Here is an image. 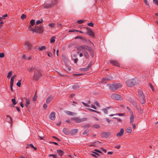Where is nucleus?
I'll return each instance as SVG.
<instances>
[{
    "mask_svg": "<svg viewBox=\"0 0 158 158\" xmlns=\"http://www.w3.org/2000/svg\"><path fill=\"white\" fill-rule=\"evenodd\" d=\"M33 69L34 74L33 77V78L35 81L38 80L42 76L40 69L38 68H35Z\"/></svg>",
    "mask_w": 158,
    "mask_h": 158,
    "instance_id": "obj_1",
    "label": "nucleus"
},
{
    "mask_svg": "<svg viewBox=\"0 0 158 158\" xmlns=\"http://www.w3.org/2000/svg\"><path fill=\"white\" fill-rule=\"evenodd\" d=\"M100 143L99 141H96L93 143L89 144V146H97V145L99 144Z\"/></svg>",
    "mask_w": 158,
    "mask_h": 158,
    "instance_id": "obj_21",
    "label": "nucleus"
},
{
    "mask_svg": "<svg viewBox=\"0 0 158 158\" xmlns=\"http://www.w3.org/2000/svg\"><path fill=\"white\" fill-rule=\"evenodd\" d=\"M114 118L117 119V121L118 122H121L122 121V120L120 118Z\"/></svg>",
    "mask_w": 158,
    "mask_h": 158,
    "instance_id": "obj_55",
    "label": "nucleus"
},
{
    "mask_svg": "<svg viewBox=\"0 0 158 158\" xmlns=\"http://www.w3.org/2000/svg\"><path fill=\"white\" fill-rule=\"evenodd\" d=\"M47 107V105L46 104H44L43 106V107L45 109Z\"/></svg>",
    "mask_w": 158,
    "mask_h": 158,
    "instance_id": "obj_58",
    "label": "nucleus"
},
{
    "mask_svg": "<svg viewBox=\"0 0 158 158\" xmlns=\"http://www.w3.org/2000/svg\"><path fill=\"white\" fill-rule=\"evenodd\" d=\"M94 151L96 152H98V153H102V152L99 150L96 149L94 150Z\"/></svg>",
    "mask_w": 158,
    "mask_h": 158,
    "instance_id": "obj_64",
    "label": "nucleus"
},
{
    "mask_svg": "<svg viewBox=\"0 0 158 158\" xmlns=\"http://www.w3.org/2000/svg\"><path fill=\"white\" fill-rule=\"evenodd\" d=\"M91 107L92 108H93V109H96V107L94 105H93L92 104L91 105Z\"/></svg>",
    "mask_w": 158,
    "mask_h": 158,
    "instance_id": "obj_63",
    "label": "nucleus"
},
{
    "mask_svg": "<svg viewBox=\"0 0 158 158\" xmlns=\"http://www.w3.org/2000/svg\"><path fill=\"white\" fill-rule=\"evenodd\" d=\"M93 153H94V154H91L92 155V156H93L96 157V156L95 155H96L98 156H99V155L97 153L94 152Z\"/></svg>",
    "mask_w": 158,
    "mask_h": 158,
    "instance_id": "obj_52",
    "label": "nucleus"
},
{
    "mask_svg": "<svg viewBox=\"0 0 158 158\" xmlns=\"http://www.w3.org/2000/svg\"><path fill=\"white\" fill-rule=\"evenodd\" d=\"M132 126L133 128L134 129H135L136 128V126L135 123H133L132 124Z\"/></svg>",
    "mask_w": 158,
    "mask_h": 158,
    "instance_id": "obj_61",
    "label": "nucleus"
},
{
    "mask_svg": "<svg viewBox=\"0 0 158 158\" xmlns=\"http://www.w3.org/2000/svg\"><path fill=\"white\" fill-rule=\"evenodd\" d=\"M48 55L50 57H51L52 56V54L49 52L48 51L47 52Z\"/></svg>",
    "mask_w": 158,
    "mask_h": 158,
    "instance_id": "obj_44",
    "label": "nucleus"
},
{
    "mask_svg": "<svg viewBox=\"0 0 158 158\" xmlns=\"http://www.w3.org/2000/svg\"><path fill=\"white\" fill-rule=\"evenodd\" d=\"M78 59L77 58H76L74 59V61L75 63H77L78 61Z\"/></svg>",
    "mask_w": 158,
    "mask_h": 158,
    "instance_id": "obj_59",
    "label": "nucleus"
},
{
    "mask_svg": "<svg viewBox=\"0 0 158 158\" xmlns=\"http://www.w3.org/2000/svg\"><path fill=\"white\" fill-rule=\"evenodd\" d=\"M149 85L150 87L152 89V91L153 92L154 91V89L153 87V86L152 85L151 83H150L149 84Z\"/></svg>",
    "mask_w": 158,
    "mask_h": 158,
    "instance_id": "obj_34",
    "label": "nucleus"
},
{
    "mask_svg": "<svg viewBox=\"0 0 158 158\" xmlns=\"http://www.w3.org/2000/svg\"><path fill=\"white\" fill-rule=\"evenodd\" d=\"M124 132V131L123 128H121L120 129V131L117 133L116 134V136L117 137H119L122 136Z\"/></svg>",
    "mask_w": 158,
    "mask_h": 158,
    "instance_id": "obj_12",
    "label": "nucleus"
},
{
    "mask_svg": "<svg viewBox=\"0 0 158 158\" xmlns=\"http://www.w3.org/2000/svg\"><path fill=\"white\" fill-rule=\"evenodd\" d=\"M11 101L14 105H16V104L17 103L15 101V99L14 98L12 99H11Z\"/></svg>",
    "mask_w": 158,
    "mask_h": 158,
    "instance_id": "obj_40",
    "label": "nucleus"
},
{
    "mask_svg": "<svg viewBox=\"0 0 158 158\" xmlns=\"http://www.w3.org/2000/svg\"><path fill=\"white\" fill-rule=\"evenodd\" d=\"M95 48L94 44L89 41V54L92 58L94 56V53L93 49Z\"/></svg>",
    "mask_w": 158,
    "mask_h": 158,
    "instance_id": "obj_7",
    "label": "nucleus"
},
{
    "mask_svg": "<svg viewBox=\"0 0 158 158\" xmlns=\"http://www.w3.org/2000/svg\"><path fill=\"white\" fill-rule=\"evenodd\" d=\"M154 2L158 5V1L157 0H153Z\"/></svg>",
    "mask_w": 158,
    "mask_h": 158,
    "instance_id": "obj_54",
    "label": "nucleus"
},
{
    "mask_svg": "<svg viewBox=\"0 0 158 158\" xmlns=\"http://www.w3.org/2000/svg\"><path fill=\"white\" fill-rule=\"evenodd\" d=\"M111 98L114 100L121 101L123 99V98L121 95L116 94H112L111 96Z\"/></svg>",
    "mask_w": 158,
    "mask_h": 158,
    "instance_id": "obj_4",
    "label": "nucleus"
},
{
    "mask_svg": "<svg viewBox=\"0 0 158 158\" xmlns=\"http://www.w3.org/2000/svg\"><path fill=\"white\" fill-rule=\"evenodd\" d=\"M56 2V0H52L51 3L47 4L44 5V7L45 8H48L53 6Z\"/></svg>",
    "mask_w": 158,
    "mask_h": 158,
    "instance_id": "obj_9",
    "label": "nucleus"
},
{
    "mask_svg": "<svg viewBox=\"0 0 158 158\" xmlns=\"http://www.w3.org/2000/svg\"><path fill=\"white\" fill-rule=\"evenodd\" d=\"M92 127L96 129H99L100 127L99 125L98 124H94L92 126Z\"/></svg>",
    "mask_w": 158,
    "mask_h": 158,
    "instance_id": "obj_26",
    "label": "nucleus"
},
{
    "mask_svg": "<svg viewBox=\"0 0 158 158\" xmlns=\"http://www.w3.org/2000/svg\"><path fill=\"white\" fill-rule=\"evenodd\" d=\"M136 83L135 80L132 79L127 80L126 82V84L127 86L132 87Z\"/></svg>",
    "mask_w": 158,
    "mask_h": 158,
    "instance_id": "obj_5",
    "label": "nucleus"
},
{
    "mask_svg": "<svg viewBox=\"0 0 158 158\" xmlns=\"http://www.w3.org/2000/svg\"><path fill=\"white\" fill-rule=\"evenodd\" d=\"M6 117H8L9 118L10 120H9V122L11 123L12 121V118L11 117V116H10L9 115H6Z\"/></svg>",
    "mask_w": 158,
    "mask_h": 158,
    "instance_id": "obj_32",
    "label": "nucleus"
},
{
    "mask_svg": "<svg viewBox=\"0 0 158 158\" xmlns=\"http://www.w3.org/2000/svg\"><path fill=\"white\" fill-rule=\"evenodd\" d=\"M72 87L74 89H77L79 87V85L78 84H77L73 85Z\"/></svg>",
    "mask_w": 158,
    "mask_h": 158,
    "instance_id": "obj_25",
    "label": "nucleus"
},
{
    "mask_svg": "<svg viewBox=\"0 0 158 158\" xmlns=\"http://www.w3.org/2000/svg\"><path fill=\"white\" fill-rule=\"evenodd\" d=\"M139 98L141 100L142 104H144L145 102V97L143 93L141 90H139L138 91Z\"/></svg>",
    "mask_w": 158,
    "mask_h": 158,
    "instance_id": "obj_8",
    "label": "nucleus"
},
{
    "mask_svg": "<svg viewBox=\"0 0 158 158\" xmlns=\"http://www.w3.org/2000/svg\"><path fill=\"white\" fill-rule=\"evenodd\" d=\"M21 81H19L17 83L16 85L18 86L19 87H20L21 86Z\"/></svg>",
    "mask_w": 158,
    "mask_h": 158,
    "instance_id": "obj_47",
    "label": "nucleus"
},
{
    "mask_svg": "<svg viewBox=\"0 0 158 158\" xmlns=\"http://www.w3.org/2000/svg\"><path fill=\"white\" fill-rule=\"evenodd\" d=\"M31 25V26H34L35 24V20L34 19H31L30 22Z\"/></svg>",
    "mask_w": 158,
    "mask_h": 158,
    "instance_id": "obj_29",
    "label": "nucleus"
},
{
    "mask_svg": "<svg viewBox=\"0 0 158 158\" xmlns=\"http://www.w3.org/2000/svg\"><path fill=\"white\" fill-rule=\"evenodd\" d=\"M48 26L52 27H53L55 26V24L54 23H50L49 24Z\"/></svg>",
    "mask_w": 158,
    "mask_h": 158,
    "instance_id": "obj_45",
    "label": "nucleus"
},
{
    "mask_svg": "<svg viewBox=\"0 0 158 158\" xmlns=\"http://www.w3.org/2000/svg\"><path fill=\"white\" fill-rule=\"evenodd\" d=\"M111 108H112V107L111 106L106 107L105 108L102 109V110L104 112L105 114H107V110Z\"/></svg>",
    "mask_w": 158,
    "mask_h": 158,
    "instance_id": "obj_14",
    "label": "nucleus"
},
{
    "mask_svg": "<svg viewBox=\"0 0 158 158\" xmlns=\"http://www.w3.org/2000/svg\"><path fill=\"white\" fill-rule=\"evenodd\" d=\"M35 68H37V67H34V68H33L32 67H29L28 69V70L30 72H31L33 70L34 71V69H33Z\"/></svg>",
    "mask_w": 158,
    "mask_h": 158,
    "instance_id": "obj_33",
    "label": "nucleus"
},
{
    "mask_svg": "<svg viewBox=\"0 0 158 158\" xmlns=\"http://www.w3.org/2000/svg\"><path fill=\"white\" fill-rule=\"evenodd\" d=\"M71 120H73L76 123H80L86 121V118H80L79 117L71 118Z\"/></svg>",
    "mask_w": 158,
    "mask_h": 158,
    "instance_id": "obj_6",
    "label": "nucleus"
},
{
    "mask_svg": "<svg viewBox=\"0 0 158 158\" xmlns=\"http://www.w3.org/2000/svg\"><path fill=\"white\" fill-rule=\"evenodd\" d=\"M78 131V130L77 129H74L72 130V132L73 134H76Z\"/></svg>",
    "mask_w": 158,
    "mask_h": 158,
    "instance_id": "obj_30",
    "label": "nucleus"
},
{
    "mask_svg": "<svg viewBox=\"0 0 158 158\" xmlns=\"http://www.w3.org/2000/svg\"><path fill=\"white\" fill-rule=\"evenodd\" d=\"M26 17H27L26 15H25L23 14L21 16V19H24L26 18Z\"/></svg>",
    "mask_w": 158,
    "mask_h": 158,
    "instance_id": "obj_39",
    "label": "nucleus"
},
{
    "mask_svg": "<svg viewBox=\"0 0 158 158\" xmlns=\"http://www.w3.org/2000/svg\"><path fill=\"white\" fill-rule=\"evenodd\" d=\"M127 109L129 111L130 113H131V114L133 113L132 111L131 110V109L129 107L127 106Z\"/></svg>",
    "mask_w": 158,
    "mask_h": 158,
    "instance_id": "obj_49",
    "label": "nucleus"
},
{
    "mask_svg": "<svg viewBox=\"0 0 158 158\" xmlns=\"http://www.w3.org/2000/svg\"><path fill=\"white\" fill-rule=\"evenodd\" d=\"M26 100V103L25 105L27 107L29 106L30 102V99L29 98H24Z\"/></svg>",
    "mask_w": 158,
    "mask_h": 158,
    "instance_id": "obj_16",
    "label": "nucleus"
},
{
    "mask_svg": "<svg viewBox=\"0 0 158 158\" xmlns=\"http://www.w3.org/2000/svg\"><path fill=\"white\" fill-rule=\"evenodd\" d=\"M115 148L118 149L120 148V145H116L115 147Z\"/></svg>",
    "mask_w": 158,
    "mask_h": 158,
    "instance_id": "obj_60",
    "label": "nucleus"
},
{
    "mask_svg": "<svg viewBox=\"0 0 158 158\" xmlns=\"http://www.w3.org/2000/svg\"><path fill=\"white\" fill-rule=\"evenodd\" d=\"M49 156L50 158H56V156L53 154H50Z\"/></svg>",
    "mask_w": 158,
    "mask_h": 158,
    "instance_id": "obj_35",
    "label": "nucleus"
},
{
    "mask_svg": "<svg viewBox=\"0 0 158 158\" xmlns=\"http://www.w3.org/2000/svg\"><path fill=\"white\" fill-rule=\"evenodd\" d=\"M75 31L79 32L80 33H85V32H83L82 31H79L77 30H75Z\"/></svg>",
    "mask_w": 158,
    "mask_h": 158,
    "instance_id": "obj_57",
    "label": "nucleus"
},
{
    "mask_svg": "<svg viewBox=\"0 0 158 158\" xmlns=\"http://www.w3.org/2000/svg\"><path fill=\"white\" fill-rule=\"evenodd\" d=\"M7 16V14H6L4 15H2V17H1V19H3L4 17H6Z\"/></svg>",
    "mask_w": 158,
    "mask_h": 158,
    "instance_id": "obj_56",
    "label": "nucleus"
},
{
    "mask_svg": "<svg viewBox=\"0 0 158 158\" xmlns=\"http://www.w3.org/2000/svg\"><path fill=\"white\" fill-rule=\"evenodd\" d=\"M110 79H108V78H104L102 79L101 82V83H106V80L110 81Z\"/></svg>",
    "mask_w": 158,
    "mask_h": 158,
    "instance_id": "obj_22",
    "label": "nucleus"
},
{
    "mask_svg": "<svg viewBox=\"0 0 158 158\" xmlns=\"http://www.w3.org/2000/svg\"><path fill=\"white\" fill-rule=\"evenodd\" d=\"M46 48V47L44 46H42L41 47H39L38 49L40 51L44 50Z\"/></svg>",
    "mask_w": 158,
    "mask_h": 158,
    "instance_id": "obj_23",
    "label": "nucleus"
},
{
    "mask_svg": "<svg viewBox=\"0 0 158 158\" xmlns=\"http://www.w3.org/2000/svg\"><path fill=\"white\" fill-rule=\"evenodd\" d=\"M126 131L127 133H130L132 132V129L130 127H129L126 129Z\"/></svg>",
    "mask_w": 158,
    "mask_h": 158,
    "instance_id": "obj_24",
    "label": "nucleus"
},
{
    "mask_svg": "<svg viewBox=\"0 0 158 158\" xmlns=\"http://www.w3.org/2000/svg\"><path fill=\"white\" fill-rule=\"evenodd\" d=\"M16 77V76L14 75L11 78V80H10V81L14 82V79L15 78V77Z\"/></svg>",
    "mask_w": 158,
    "mask_h": 158,
    "instance_id": "obj_38",
    "label": "nucleus"
},
{
    "mask_svg": "<svg viewBox=\"0 0 158 158\" xmlns=\"http://www.w3.org/2000/svg\"><path fill=\"white\" fill-rule=\"evenodd\" d=\"M12 73L13 72L12 71H9L8 73V75L7 76V78H9L10 77V76L12 75Z\"/></svg>",
    "mask_w": 158,
    "mask_h": 158,
    "instance_id": "obj_28",
    "label": "nucleus"
},
{
    "mask_svg": "<svg viewBox=\"0 0 158 158\" xmlns=\"http://www.w3.org/2000/svg\"><path fill=\"white\" fill-rule=\"evenodd\" d=\"M50 118L52 120H54L56 118L55 113L54 112H52L49 115Z\"/></svg>",
    "mask_w": 158,
    "mask_h": 158,
    "instance_id": "obj_11",
    "label": "nucleus"
},
{
    "mask_svg": "<svg viewBox=\"0 0 158 158\" xmlns=\"http://www.w3.org/2000/svg\"><path fill=\"white\" fill-rule=\"evenodd\" d=\"M134 121V115L133 113L131 114L130 118V122L131 124Z\"/></svg>",
    "mask_w": 158,
    "mask_h": 158,
    "instance_id": "obj_18",
    "label": "nucleus"
},
{
    "mask_svg": "<svg viewBox=\"0 0 158 158\" xmlns=\"http://www.w3.org/2000/svg\"><path fill=\"white\" fill-rule=\"evenodd\" d=\"M33 26H31V25H30L28 27V29L30 31H33L34 29L32 27Z\"/></svg>",
    "mask_w": 158,
    "mask_h": 158,
    "instance_id": "obj_42",
    "label": "nucleus"
},
{
    "mask_svg": "<svg viewBox=\"0 0 158 158\" xmlns=\"http://www.w3.org/2000/svg\"><path fill=\"white\" fill-rule=\"evenodd\" d=\"M53 97L52 95H50L48 97L47 99L46 102L47 104L49 103L52 100Z\"/></svg>",
    "mask_w": 158,
    "mask_h": 158,
    "instance_id": "obj_13",
    "label": "nucleus"
},
{
    "mask_svg": "<svg viewBox=\"0 0 158 158\" xmlns=\"http://www.w3.org/2000/svg\"><path fill=\"white\" fill-rule=\"evenodd\" d=\"M144 2L146 4L149 6V3H148V1L147 0H144Z\"/></svg>",
    "mask_w": 158,
    "mask_h": 158,
    "instance_id": "obj_62",
    "label": "nucleus"
},
{
    "mask_svg": "<svg viewBox=\"0 0 158 158\" xmlns=\"http://www.w3.org/2000/svg\"><path fill=\"white\" fill-rule=\"evenodd\" d=\"M55 36H52L50 39V42L51 43H53L55 41Z\"/></svg>",
    "mask_w": 158,
    "mask_h": 158,
    "instance_id": "obj_27",
    "label": "nucleus"
},
{
    "mask_svg": "<svg viewBox=\"0 0 158 158\" xmlns=\"http://www.w3.org/2000/svg\"><path fill=\"white\" fill-rule=\"evenodd\" d=\"M4 56V54L3 53H0V57L3 58Z\"/></svg>",
    "mask_w": 158,
    "mask_h": 158,
    "instance_id": "obj_53",
    "label": "nucleus"
},
{
    "mask_svg": "<svg viewBox=\"0 0 158 158\" xmlns=\"http://www.w3.org/2000/svg\"><path fill=\"white\" fill-rule=\"evenodd\" d=\"M94 104L96 105V106L98 107H100V105H99V103L97 101H95V102H94Z\"/></svg>",
    "mask_w": 158,
    "mask_h": 158,
    "instance_id": "obj_48",
    "label": "nucleus"
},
{
    "mask_svg": "<svg viewBox=\"0 0 158 158\" xmlns=\"http://www.w3.org/2000/svg\"><path fill=\"white\" fill-rule=\"evenodd\" d=\"M65 112L68 115L70 116H73L76 114L75 113L67 110L65 111Z\"/></svg>",
    "mask_w": 158,
    "mask_h": 158,
    "instance_id": "obj_17",
    "label": "nucleus"
},
{
    "mask_svg": "<svg viewBox=\"0 0 158 158\" xmlns=\"http://www.w3.org/2000/svg\"><path fill=\"white\" fill-rule=\"evenodd\" d=\"M57 152L58 155L61 156H62L64 154V152L60 149L57 150Z\"/></svg>",
    "mask_w": 158,
    "mask_h": 158,
    "instance_id": "obj_20",
    "label": "nucleus"
},
{
    "mask_svg": "<svg viewBox=\"0 0 158 158\" xmlns=\"http://www.w3.org/2000/svg\"><path fill=\"white\" fill-rule=\"evenodd\" d=\"M25 45L26 46H27V48L28 49H31V45L30 43L28 42H26L25 43Z\"/></svg>",
    "mask_w": 158,
    "mask_h": 158,
    "instance_id": "obj_19",
    "label": "nucleus"
},
{
    "mask_svg": "<svg viewBox=\"0 0 158 158\" xmlns=\"http://www.w3.org/2000/svg\"><path fill=\"white\" fill-rule=\"evenodd\" d=\"M63 132L66 135H67L68 134V132L67 131V129L65 128H64L63 129Z\"/></svg>",
    "mask_w": 158,
    "mask_h": 158,
    "instance_id": "obj_31",
    "label": "nucleus"
},
{
    "mask_svg": "<svg viewBox=\"0 0 158 158\" xmlns=\"http://www.w3.org/2000/svg\"><path fill=\"white\" fill-rule=\"evenodd\" d=\"M117 114L119 116H123L124 115V113H118L116 114Z\"/></svg>",
    "mask_w": 158,
    "mask_h": 158,
    "instance_id": "obj_51",
    "label": "nucleus"
},
{
    "mask_svg": "<svg viewBox=\"0 0 158 158\" xmlns=\"http://www.w3.org/2000/svg\"><path fill=\"white\" fill-rule=\"evenodd\" d=\"M109 87L111 90L114 91L122 87V85L121 84L118 83L116 84H110V85Z\"/></svg>",
    "mask_w": 158,
    "mask_h": 158,
    "instance_id": "obj_3",
    "label": "nucleus"
},
{
    "mask_svg": "<svg viewBox=\"0 0 158 158\" xmlns=\"http://www.w3.org/2000/svg\"><path fill=\"white\" fill-rule=\"evenodd\" d=\"M28 146H30L31 148H33L35 150H36L37 149V148L36 147H34L33 145L32 144H29Z\"/></svg>",
    "mask_w": 158,
    "mask_h": 158,
    "instance_id": "obj_41",
    "label": "nucleus"
},
{
    "mask_svg": "<svg viewBox=\"0 0 158 158\" xmlns=\"http://www.w3.org/2000/svg\"><path fill=\"white\" fill-rule=\"evenodd\" d=\"M43 20L42 19L41 20H38L36 22V24L38 25L40 23H42Z\"/></svg>",
    "mask_w": 158,
    "mask_h": 158,
    "instance_id": "obj_37",
    "label": "nucleus"
},
{
    "mask_svg": "<svg viewBox=\"0 0 158 158\" xmlns=\"http://www.w3.org/2000/svg\"><path fill=\"white\" fill-rule=\"evenodd\" d=\"M110 63L111 64L114 66H117L120 67L119 63L117 60H110Z\"/></svg>",
    "mask_w": 158,
    "mask_h": 158,
    "instance_id": "obj_10",
    "label": "nucleus"
},
{
    "mask_svg": "<svg viewBox=\"0 0 158 158\" xmlns=\"http://www.w3.org/2000/svg\"><path fill=\"white\" fill-rule=\"evenodd\" d=\"M78 50L80 51H82L84 53L85 56L87 58L89 57L87 51L89 50V47L86 45L81 46L78 48Z\"/></svg>",
    "mask_w": 158,
    "mask_h": 158,
    "instance_id": "obj_2",
    "label": "nucleus"
},
{
    "mask_svg": "<svg viewBox=\"0 0 158 158\" xmlns=\"http://www.w3.org/2000/svg\"><path fill=\"white\" fill-rule=\"evenodd\" d=\"M100 149L104 153H106V150L104 148H101Z\"/></svg>",
    "mask_w": 158,
    "mask_h": 158,
    "instance_id": "obj_46",
    "label": "nucleus"
},
{
    "mask_svg": "<svg viewBox=\"0 0 158 158\" xmlns=\"http://www.w3.org/2000/svg\"><path fill=\"white\" fill-rule=\"evenodd\" d=\"M89 36H91L92 37L93 39L95 38L94 33L90 29H89Z\"/></svg>",
    "mask_w": 158,
    "mask_h": 158,
    "instance_id": "obj_15",
    "label": "nucleus"
},
{
    "mask_svg": "<svg viewBox=\"0 0 158 158\" xmlns=\"http://www.w3.org/2000/svg\"><path fill=\"white\" fill-rule=\"evenodd\" d=\"M89 111L92 112H96L97 113L99 114V112L98 111H97L96 110H93L91 109H89Z\"/></svg>",
    "mask_w": 158,
    "mask_h": 158,
    "instance_id": "obj_43",
    "label": "nucleus"
},
{
    "mask_svg": "<svg viewBox=\"0 0 158 158\" xmlns=\"http://www.w3.org/2000/svg\"><path fill=\"white\" fill-rule=\"evenodd\" d=\"M57 27H58L61 28L62 27V25L60 23H58L57 24Z\"/></svg>",
    "mask_w": 158,
    "mask_h": 158,
    "instance_id": "obj_50",
    "label": "nucleus"
},
{
    "mask_svg": "<svg viewBox=\"0 0 158 158\" xmlns=\"http://www.w3.org/2000/svg\"><path fill=\"white\" fill-rule=\"evenodd\" d=\"M85 21L83 20H80L77 21V22L78 24H81L84 22Z\"/></svg>",
    "mask_w": 158,
    "mask_h": 158,
    "instance_id": "obj_36",
    "label": "nucleus"
}]
</instances>
